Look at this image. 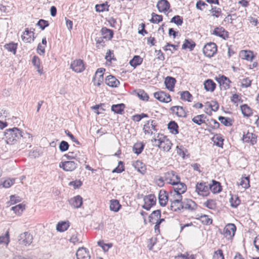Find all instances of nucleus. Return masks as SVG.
Returning <instances> with one entry per match:
<instances>
[{
    "label": "nucleus",
    "instance_id": "46",
    "mask_svg": "<svg viewBox=\"0 0 259 259\" xmlns=\"http://www.w3.org/2000/svg\"><path fill=\"white\" fill-rule=\"evenodd\" d=\"M195 47V44L193 41L185 39V42L183 44L182 48V49H189L190 51H192Z\"/></svg>",
    "mask_w": 259,
    "mask_h": 259
},
{
    "label": "nucleus",
    "instance_id": "47",
    "mask_svg": "<svg viewBox=\"0 0 259 259\" xmlns=\"http://www.w3.org/2000/svg\"><path fill=\"white\" fill-rule=\"evenodd\" d=\"M69 227V223L62 222L59 223L57 225V230L60 232H64L66 231Z\"/></svg>",
    "mask_w": 259,
    "mask_h": 259
},
{
    "label": "nucleus",
    "instance_id": "39",
    "mask_svg": "<svg viewBox=\"0 0 259 259\" xmlns=\"http://www.w3.org/2000/svg\"><path fill=\"white\" fill-rule=\"evenodd\" d=\"M121 205L117 200H111L110 201V208L111 210L117 212L119 211Z\"/></svg>",
    "mask_w": 259,
    "mask_h": 259
},
{
    "label": "nucleus",
    "instance_id": "9",
    "mask_svg": "<svg viewBox=\"0 0 259 259\" xmlns=\"http://www.w3.org/2000/svg\"><path fill=\"white\" fill-rule=\"evenodd\" d=\"M105 69L103 68H98L93 79V82L95 85L99 87L103 81V75Z\"/></svg>",
    "mask_w": 259,
    "mask_h": 259
},
{
    "label": "nucleus",
    "instance_id": "38",
    "mask_svg": "<svg viewBox=\"0 0 259 259\" xmlns=\"http://www.w3.org/2000/svg\"><path fill=\"white\" fill-rule=\"evenodd\" d=\"M4 48L7 50L9 52H12L13 54H15L17 48V44L14 42H10L6 44L4 46Z\"/></svg>",
    "mask_w": 259,
    "mask_h": 259
},
{
    "label": "nucleus",
    "instance_id": "64",
    "mask_svg": "<svg viewBox=\"0 0 259 259\" xmlns=\"http://www.w3.org/2000/svg\"><path fill=\"white\" fill-rule=\"evenodd\" d=\"M209 107L211 109V110L213 111H217L219 108V105L218 103L215 101H212L209 105Z\"/></svg>",
    "mask_w": 259,
    "mask_h": 259
},
{
    "label": "nucleus",
    "instance_id": "57",
    "mask_svg": "<svg viewBox=\"0 0 259 259\" xmlns=\"http://www.w3.org/2000/svg\"><path fill=\"white\" fill-rule=\"evenodd\" d=\"M210 11L212 15L217 18L219 17L222 12L221 9L216 7H212Z\"/></svg>",
    "mask_w": 259,
    "mask_h": 259
},
{
    "label": "nucleus",
    "instance_id": "49",
    "mask_svg": "<svg viewBox=\"0 0 259 259\" xmlns=\"http://www.w3.org/2000/svg\"><path fill=\"white\" fill-rule=\"evenodd\" d=\"M170 22L174 23L178 26H181L183 23V19L180 16L176 15L171 19Z\"/></svg>",
    "mask_w": 259,
    "mask_h": 259
},
{
    "label": "nucleus",
    "instance_id": "2",
    "mask_svg": "<svg viewBox=\"0 0 259 259\" xmlns=\"http://www.w3.org/2000/svg\"><path fill=\"white\" fill-rule=\"evenodd\" d=\"M155 146L162 149L164 151L168 152L171 149L172 143L166 137L161 135L158 136L157 139H154Z\"/></svg>",
    "mask_w": 259,
    "mask_h": 259
},
{
    "label": "nucleus",
    "instance_id": "26",
    "mask_svg": "<svg viewBox=\"0 0 259 259\" xmlns=\"http://www.w3.org/2000/svg\"><path fill=\"white\" fill-rule=\"evenodd\" d=\"M209 192L211 191L213 193H218L221 191L220 183L215 181H212V184H209Z\"/></svg>",
    "mask_w": 259,
    "mask_h": 259
},
{
    "label": "nucleus",
    "instance_id": "43",
    "mask_svg": "<svg viewBox=\"0 0 259 259\" xmlns=\"http://www.w3.org/2000/svg\"><path fill=\"white\" fill-rule=\"evenodd\" d=\"M170 209L171 210L176 211L182 209V201H177L170 202Z\"/></svg>",
    "mask_w": 259,
    "mask_h": 259
},
{
    "label": "nucleus",
    "instance_id": "1",
    "mask_svg": "<svg viewBox=\"0 0 259 259\" xmlns=\"http://www.w3.org/2000/svg\"><path fill=\"white\" fill-rule=\"evenodd\" d=\"M5 137L6 142L8 144L10 145L14 144L21 138L25 139L28 137L29 141L32 140V136H31L30 134L22 132L17 127L6 130L5 132Z\"/></svg>",
    "mask_w": 259,
    "mask_h": 259
},
{
    "label": "nucleus",
    "instance_id": "29",
    "mask_svg": "<svg viewBox=\"0 0 259 259\" xmlns=\"http://www.w3.org/2000/svg\"><path fill=\"white\" fill-rule=\"evenodd\" d=\"M169 200L170 202L175 201V200H183L182 194L180 193V192H177L176 191H170L169 194Z\"/></svg>",
    "mask_w": 259,
    "mask_h": 259
},
{
    "label": "nucleus",
    "instance_id": "25",
    "mask_svg": "<svg viewBox=\"0 0 259 259\" xmlns=\"http://www.w3.org/2000/svg\"><path fill=\"white\" fill-rule=\"evenodd\" d=\"M103 37L108 40H111L113 36V31L106 27H103L101 30Z\"/></svg>",
    "mask_w": 259,
    "mask_h": 259
},
{
    "label": "nucleus",
    "instance_id": "4",
    "mask_svg": "<svg viewBox=\"0 0 259 259\" xmlns=\"http://www.w3.org/2000/svg\"><path fill=\"white\" fill-rule=\"evenodd\" d=\"M164 181L172 185L181 180L180 176L174 170L167 171L164 174Z\"/></svg>",
    "mask_w": 259,
    "mask_h": 259
},
{
    "label": "nucleus",
    "instance_id": "63",
    "mask_svg": "<svg viewBox=\"0 0 259 259\" xmlns=\"http://www.w3.org/2000/svg\"><path fill=\"white\" fill-rule=\"evenodd\" d=\"M201 220L202 222L205 225H209L211 224L212 222V220L209 219L206 215L201 216Z\"/></svg>",
    "mask_w": 259,
    "mask_h": 259
},
{
    "label": "nucleus",
    "instance_id": "28",
    "mask_svg": "<svg viewBox=\"0 0 259 259\" xmlns=\"http://www.w3.org/2000/svg\"><path fill=\"white\" fill-rule=\"evenodd\" d=\"M204 87L206 91L212 92L215 89L216 84L213 80L211 79H207L204 81Z\"/></svg>",
    "mask_w": 259,
    "mask_h": 259
},
{
    "label": "nucleus",
    "instance_id": "54",
    "mask_svg": "<svg viewBox=\"0 0 259 259\" xmlns=\"http://www.w3.org/2000/svg\"><path fill=\"white\" fill-rule=\"evenodd\" d=\"M204 204L206 207L211 209H214L216 208L215 201L213 199L208 200Z\"/></svg>",
    "mask_w": 259,
    "mask_h": 259
},
{
    "label": "nucleus",
    "instance_id": "56",
    "mask_svg": "<svg viewBox=\"0 0 259 259\" xmlns=\"http://www.w3.org/2000/svg\"><path fill=\"white\" fill-rule=\"evenodd\" d=\"M21 201V199L19 196L16 195H11L10 201L8 202L9 205H13L17 202Z\"/></svg>",
    "mask_w": 259,
    "mask_h": 259
},
{
    "label": "nucleus",
    "instance_id": "33",
    "mask_svg": "<svg viewBox=\"0 0 259 259\" xmlns=\"http://www.w3.org/2000/svg\"><path fill=\"white\" fill-rule=\"evenodd\" d=\"M168 128L172 134H177L179 133L178 124L175 121H170L168 125Z\"/></svg>",
    "mask_w": 259,
    "mask_h": 259
},
{
    "label": "nucleus",
    "instance_id": "40",
    "mask_svg": "<svg viewBox=\"0 0 259 259\" xmlns=\"http://www.w3.org/2000/svg\"><path fill=\"white\" fill-rule=\"evenodd\" d=\"M181 95V99L183 101L191 102L193 97L188 91H183L180 92Z\"/></svg>",
    "mask_w": 259,
    "mask_h": 259
},
{
    "label": "nucleus",
    "instance_id": "24",
    "mask_svg": "<svg viewBox=\"0 0 259 259\" xmlns=\"http://www.w3.org/2000/svg\"><path fill=\"white\" fill-rule=\"evenodd\" d=\"M177 184H175L173 185L174 186V191H176L177 192H180L181 194L184 193L187 190V186L184 183L181 182L180 181L179 182H177Z\"/></svg>",
    "mask_w": 259,
    "mask_h": 259
},
{
    "label": "nucleus",
    "instance_id": "48",
    "mask_svg": "<svg viewBox=\"0 0 259 259\" xmlns=\"http://www.w3.org/2000/svg\"><path fill=\"white\" fill-rule=\"evenodd\" d=\"M214 143L219 147H223L224 139L220 135H216L213 138Z\"/></svg>",
    "mask_w": 259,
    "mask_h": 259
},
{
    "label": "nucleus",
    "instance_id": "21",
    "mask_svg": "<svg viewBox=\"0 0 259 259\" xmlns=\"http://www.w3.org/2000/svg\"><path fill=\"white\" fill-rule=\"evenodd\" d=\"M70 204L74 208H79L82 204V199L79 195H77L69 200Z\"/></svg>",
    "mask_w": 259,
    "mask_h": 259
},
{
    "label": "nucleus",
    "instance_id": "37",
    "mask_svg": "<svg viewBox=\"0 0 259 259\" xmlns=\"http://www.w3.org/2000/svg\"><path fill=\"white\" fill-rule=\"evenodd\" d=\"M231 207L236 208L241 203V200L238 195H232L230 199Z\"/></svg>",
    "mask_w": 259,
    "mask_h": 259
},
{
    "label": "nucleus",
    "instance_id": "36",
    "mask_svg": "<svg viewBox=\"0 0 259 259\" xmlns=\"http://www.w3.org/2000/svg\"><path fill=\"white\" fill-rule=\"evenodd\" d=\"M240 56L242 59L250 61H251L254 58L252 52L250 51H242Z\"/></svg>",
    "mask_w": 259,
    "mask_h": 259
},
{
    "label": "nucleus",
    "instance_id": "17",
    "mask_svg": "<svg viewBox=\"0 0 259 259\" xmlns=\"http://www.w3.org/2000/svg\"><path fill=\"white\" fill-rule=\"evenodd\" d=\"M212 34L219 36L224 39L229 37V33L223 27H217L213 31Z\"/></svg>",
    "mask_w": 259,
    "mask_h": 259
},
{
    "label": "nucleus",
    "instance_id": "23",
    "mask_svg": "<svg viewBox=\"0 0 259 259\" xmlns=\"http://www.w3.org/2000/svg\"><path fill=\"white\" fill-rule=\"evenodd\" d=\"M105 83L107 85L112 88L117 87L119 81L114 76L108 75L105 78Z\"/></svg>",
    "mask_w": 259,
    "mask_h": 259
},
{
    "label": "nucleus",
    "instance_id": "34",
    "mask_svg": "<svg viewBox=\"0 0 259 259\" xmlns=\"http://www.w3.org/2000/svg\"><path fill=\"white\" fill-rule=\"evenodd\" d=\"M32 63L37 69V72L41 74L43 73L42 68L40 65V59L36 56H33L32 60Z\"/></svg>",
    "mask_w": 259,
    "mask_h": 259
},
{
    "label": "nucleus",
    "instance_id": "50",
    "mask_svg": "<svg viewBox=\"0 0 259 259\" xmlns=\"http://www.w3.org/2000/svg\"><path fill=\"white\" fill-rule=\"evenodd\" d=\"M151 16L152 18L150 20V22L153 23H158L162 21V16L161 15L152 13L151 14Z\"/></svg>",
    "mask_w": 259,
    "mask_h": 259
},
{
    "label": "nucleus",
    "instance_id": "42",
    "mask_svg": "<svg viewBox=\"0 0 259 259\" xmlns=\"http://www.w3.org/2000/svg\"><path fill=\"white\" fill-rule=\"evenodd\" d=\"M109 5H108L107 2L103 3L102 4H98L95 6L96 11L98 12H103L104 11H109Z\"/></svg>",
    "mask_w": 259,
    "mask_h": 259
},
{
    "label": "nucleus",
    "instance_id": "8",
    "mask_svg": "<svg viewBox=\"0 0 259 259\" xmlns=\"http://www.w3.org/2000/svg\"><path fill=\"white\" fill-rule=\"evenodd\" d=\"M77 163L71 160L61 162L59 163V167L66 171H72L77 168Z\"/></svg>",
    "mask_w": 259,
    "mask_h": 259
},
{
    "label": "nucleus",
    "instance_id": "27",
    "mask_svg": "<svg viewBox=\"0 0 259 259\" xmlns=\"http://www.w3.org/2000/svg\"><path fill=\"white\" fill-rule=\"evenodd\" d=\"M170 110L176 113L177 116L181 117H185L186 116V113L185 112L183 108L181 106H176L171 107Z\"/></svg>",
    "mask_w": 259,
    "mask_h": 259
},
{
    "label": "nucleus",
    "instance_id": "51",
    "mask_svg": "<svg viewBox=\"0 0 259 259\" xmlns=\"http://www.w3.org/2000/svg\"><path fill=\"white\" fill-rule=\"evenodd\" d=\"M134 166L135 168L141 173L143 174L145 171V168L143 163L141 161L137 160L135 163L134 164Z\"/></svg>",
    "mask_w": 259,
    "mask_h": 259
},
{
    "label": "nucleus",
    "instance_id": "62",
    "mask_svg": "<svg viewBox=\"0 0 259 259\" xmlns=\"http://www.w3.org/2000/svg\"><path fill=\"white\" fill-rule=\"evenodd\" d=\"M9 242L8 232L5 236H0V244H6L8 245Z\"/></svg>",
    "mask_w": 259,
    "mask_h": 259
},
{
    "label": "nucleus",
    "instance_id": "20",
    "mask_svg": "<svg viewBox=\"0 0 259 259\" xmlns=\"http://www.w3.org/2000/svg\"><path fill=\"white\" fill-rule=\"evenodd\" d=\"M77 259H90V255L87 249L84 247L79 248L76 253Z\"/></svg>",
    "mask_w": 259,
    "mask_h": 259
},
{
    "label": "nucleus",
    "instance_id": "18",
    "mask_svg": "<svg viewBox=\"0 0 259 259\" xmlns=\"http://www.w3.org/2000/svg\"><path fill=\"white\" fill-rule=\"evenodd\" d=\"M169 195L166 191L164 190H161L159 192L158 199L159 203L161 206H165L168 200H169Z\"/></svg>",
    "mask_w": 259,
    "mask_h": 259
},
{
    "label": "nucleus",
    "instance_id": "22",
    "mask_svg": "<svg viewBox=\"0 0 259 259\" xmlns=\"http://www.w3.org/2000/svg\"><path fill=\"white\" fill-rule=\"evenodd\" d=\"M217 80L221 86L222 89L224 88V90H227L230 88V80L227 77L222 75L221 77L217 78Z\"/></svg>",
    "mask_w": 259,
    "mask_h": 259
},
{
    "label": "nucleus",
    "instance_id": "19",
    "mask_svg": "<svg viewBox=\"0 0 259 259\" xmlns=\"http://www.w3.org/2000/svg\"><path fill=\"white\" fill-rule=\"evenodd\" d=\"M242 140L246 143H250L251 145H254L256 143V137L252 133L247 132L244 133Z\"/></svg>",
    "mask_w": 259,
    "mask_h": 259
},
{
    "label": "nucleus",
    "instance_id": "44",
    "mask_svg": "<svg viewBox=\"0 0 259 259\" xmlns=\"http://www.w3.org/2000/svg\"><path fill=\"white\" fill-rule=\"evenodd\" d=\"M15 179H7L0 184V188H9L15 183Z\"/></svg>",
    "mask_w": 259,
    "mask_h": 259
},
{
    "label": "nucleus",
    "instance_id": "7",
    "mask_svg": "<svg viewBox=\"0 0 259 259\" xmlns=\"http://www.w3.org/2000/svg\"><path fill=\"white\" fill-rule=\"evenodd\" d=\"M144 204L143 208L147 210H149L151 208L156 204V198L153 194H150L144 197Z\"/></svg>",
    "mask_w": 259,
    "mask_h": 259
},
{
    "label": "nucleus",
    "instance_id": "14",
    "mask_svg": "<svg viewBox=\"0 0 259 259\" xmlns=\"http://www.w3.org/2000/svg\"><path fill=\"white\" fill-rule=\"evenodd\" d=\"M154 97L159 101L164 103H168L171 101L170 95L163 91L155 93Z\"/></svg>",
    "mask_w": 259,
    "mask_h": 259
},
{
    "label": "nucleus",
    "instance_id": "6",
    "mask_svg": "<svg viewBox=\"0 0 259 259\" xmlns=\"http://www.w3.org/2000/svg\"><path fill=\"white\" fill-rule=\"evenodd\" d=\"M217 46L214 42L207 43L204 46L203 52L204 55L206 57L210 58L214 56L217 53Z\"/></svg>",
    "mask_w": 259,
    "mask_h": 259
},
{
    "label": "nucleus",
    "instance_id": "45",
    "mask_svg": "<svg viewBox=\"0 0 259 259\" xmlns=\"http://www.w3.org/2000/svg\"><path fill=\"white\" fill-rule=\"evenodd\" d=\"M241 110L242 114L246 117H249L252 114L251 108L246 104H244L241 106Z\"/></svg>",
    "mask_w": 259,
    "mask_h": 259
},
{
    "label": "nucleus",
    "instance_id": "60",
    "mask_svg": "<svg viewBox=\"0 0 259 259\" xmlns=\"http://www.w3.org/2000/svg\"><path fill=\"white\" fill-rule=\"evenodd\" d=\"M69 146V145L67 142L62 141L59 145L60 150L62 152L66 151L68 149Z\"/></svg>",
    "mask_w": 259,
    "mask_h": 259
},
{
    "label": "nucleus",
    "instance_id": "31",
    "mask_svg": "<svg viewBox=\"0 0 259 259\" xmlns=\"http://www.w3.org/2000/svg\"><path fill=\"white\" fill-rule=\"evenodd\" d=\"M124 108L125 105L124 104H115L111 106V110L115 113L122 114L124 111Z\"/></svg>",
    "mask_w": 259,
    "mask_h": 259
},
{
    "label": "nucleus",
    "instance_id": "3",
    "mask_svg": "<svg viewBox=\"0 0 259 259\" xmlns=\"http://www.w3.org/2000/svg\"><path fill=\"white\" fill-rule=\"evenodd\" d=\"M209 184L206 182L197 183L195 186V192L203 197L207 196L209 194Z\"/></svg>",
    "mask_w": 259,
    "mask_h": 259
},
{
    "label": "nucleus",
    "instance_id": "52",
    "mask_svg": "<svg viewBox=\"0 0 259 259\" xmlns=\"http://www.w3.org/2000/svg\"><path fill=\"white\" fill-rule=\"evenodd\" d=\"M138 97L143 101H148L149 99L147 94L143 90H139L137 92Z\"/></svg>",
    "mask_w": 259,
    "mask_h": 259
},
{
    "label": "nucleus",
    "instance_id": "55",
    "mask_svg": "<svg viewBox=\"0 0 259 259\" xmlns=\"http://www.w3.org/2000/svg\"><path fill=\"white\" fill-rule=\"evenodd\" d=\"M239 185H241L243 188L247 189L249 187V180L248 177L242 178L239 183Z\"/></svg>",
    "mask_w": 259,
    "mask_h": 259
},
{
    "label": "nucleus",
    "instance_id": "13",
    "mask_svg": "<svg viewBox=\"0 0 259 259\" xmlns=\"http://www.w3.org/2000/svg\"><path fill=\"white\" fill-rule=\"evenodd\" d=\"M197 207L196 203L191 199H185L182 200V209H185L190 211L195 210Z\"/></svg>",
    "mask_w": 259,
    "mask_h": 259
},
{
    "label": "nucleus",
    "instance_id": "35",
    "mask_svg": "<svg viewBox=\"0 0 259 259\" xmlns=\"http://www.w3.org/2000/svg\"><path fill=\"white\" fill-rule=\"evenodd\" d=\"M144 148V144L142 142L135 143L133 147V151L137 155L141 154Z\"/></svg>",
    "mask_w": 259,
    "mask_h": 259
},
{
    "label": "nucleus",
    "instance_id": "30",
    "mask_svg": "<svg viewBox=\"0 0 259 259\" xmlns=\"http://www.w3.org/2000/svg\"><path fill=\"white\" fill-rule=\"evenodd\" d=\"M176 82V79L172 77L167 76L165 80L164 83L167 89L169 91H172L175 86Z\"/></svg>",
    "mask_w": 259,
    "mask_h": 259
},
{
    "label": "nucleus",
    "instance_id": "11",
    "mask_svg": "<svg viewBox=\"0 0 259 259\" xmlns=\"http://www.w3.org/2000/svg\"><path fill=\"white\" fill-rule=\"evenodd\" d=\"M157 124L155 120H148L146 123L143 126V131L145 134H150L152 135L153 132L152 130L154 131H157L156 128Z\"/></svg>",
    "mask_w": 259,
    "mask_h": 259
},
{
    "label": "nucleus",
    "instance_id": "5",
    "mask_svg": "<svg viewBox=\"0 0 259 259\" xmlns=\"http://www.w3.org/2000/svg\"><path fill=\"white\" fill-rule=\"evenodd\" d=\"M32 235L27 232H25L21 234L18 238L19 244L25 246H29L30 245L32 242Z\"/></svg>",
    "mask_w": 259,
    "mask_h": 259
},
{
    "label": "nucleus",
    "instance_id": "61",
    "mask_svg": "<svg viewBox=\"0 0 259 259\" xmlns=\"http://www.w3.org/2000/svg\"><path fill=\"white\" fill-rule=\"evenodd\" d=\"M124 165L123 162L120 161L118 165L112 170V172L120 173L124 171Z\"/></svg>",
    "mask_w": 259,
    "mask_h": 259
},
{
    "label": "nucleus",
    "instance_id": "53",
    "mask_svg": "<svg viewBox=\"0 0 259 259\" xmlns=\"http://www.w3.org/2000/svg\"><path fill=\"white\" fill-rule=\"evenodd\" d=\"M161 216V211L160 210L157 209L152 212L151 215L149 216V221L152 222V220H157Z\"/></svg>",
    "mask_w": 259,
    "mask_h": 259
},
{
    "label": "nucleus",
    "instance_id": "32",
    "mask_svg": "<svg viewBox=\"0 0 259 259\" xmlns=\"http://www.w3.org/2000/svg\"><path fill=\"white\" fill-rule=\"evenodd\" d=\"M142 62V58H141L140 56H135L133 58L130 60V64L135 68L137 66L141 65Z\"/></svg>",
    "mask_w": 259,
    "mask_h": 259
},
{
    "label": "nucleus",
    "instance_id": "16",
    "mask_svg": "<svg viewBox=\"0 0 259 259\" xmlns=\"http://www.w3.org/2000/svg\"><path fill=\"white\" fill-rule=\"evenodd\" d=\"M34 34L33 31H29L28 28H26L21 36L22 40L26 43H30L33 41L35 38Z\"/></svg>",
    "mask_w": 259,
    "mask_h": 259
},
{
    "label": "nucleus",
    "instance_id": "15",
    "mask_svg": "<svg viewBox=\"0 0 259 259\" xmlns=\"http://www.w3.org/2000/svg\"><path fill=\"white\" fill-rule=\"evenodd\" d=\"M156 7L159 12L165 13L169 9L170 5L167 0H160L157 2Z\"/></svg>",
    "mask_w": 259,
    "mask_h": 259
},
{
    "label": "nucleus",
    "instance_id": "12",
    "mask_svg": "<svg viewBox=\"0 0 259 259\" xmlns=\"http://www.w3.org/2000/svg\"><path fill=\"white\" fill-rule=\"evenodd\" d=\"M70 68L75 72L80 73L84 69V65L83 62L81 59H76L74 60L70 65Z\"/></svg>",
    "mask_w": 259,
    "mask_h": 259
},
{
    "label": "nucleus",
    "instance_id": "58",
    "mask_svg": "<svg viewBox=\"0 0 259 259\" xmlns=\"http://www.w3.org/2000/svg\"><path fill=\"white\" fill-rule=\"evenodd\" d=\"M252 81L247 77L242 80L241 87L242 88H247L249 87L251 84Z\"/></svg>",
    "mask_w": 259,
    "mask_h": 259
},
{
    "label": "nucleus",
    "instance_id": "41",
    "mask_svg": "<svg viewBox=\"0 0 259 259\" xmlns=\"http://www.w3.org/2000/svg\"><path fill=\"white\" fill-rule=\"evenodd\" d=\"M25 209V205L21 203L15 206L11 207V210L14 211V213L17 215H20Z\"/></svg>",
    "mask_w": 259,
    "mask_h": 259
},
{
    "label": "nucleus",
    "instance_id": "59",
    "mask_svg": "<svg viewBox=\"0 0 259 259\" xmlns=\"http://www.w3.org/2000/svg\"><path fill=\"white\" fill-rule=\"evenodd\" d=\"M49 25L48 21L43 19H40L37 23V25L42 30H44L46 27H48Z\"/></svg>",
    "mask_w": 259,
    "mask_h": 259
},
{
    "label": "nucleus",
    "instance_id": "10",
    "mask_svg": "<svg viewBox=\"0 0 259 259\" xmlns=\"http://www.w3.org/2000/svg\"><path fill=\"white\" fill-rule=\"evenodd\" d=\"M236 227L233 224H228L223 229V234L226 238H231L234 236Z\"/></svg>",
    "mask_w": 259,
    "mask_h": 259
}]
</instances>
